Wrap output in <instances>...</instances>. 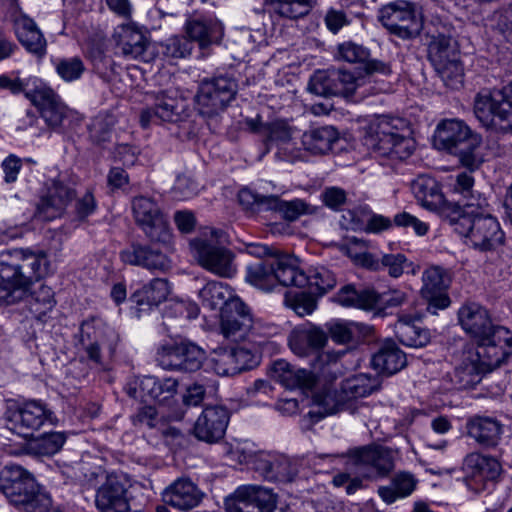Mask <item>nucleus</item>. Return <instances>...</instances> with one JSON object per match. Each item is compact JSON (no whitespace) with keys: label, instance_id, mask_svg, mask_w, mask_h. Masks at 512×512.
I'll list each match as a JSON object with an SVG mask.
<instances>
[{"label":"nucleus","instance_id":"obj_63","mask_svg":"<svg viewBox=\"0 0 512 512\" xmlns=\"http://www.w3.org/2000/svg\"><path fill=\"white\" fill-rule=\"evenodd\" d=\"M473 186L474 178L471 173L462 172L456 176L454 190L464 197L463 204H468L470 201L476 202L478 197H483L480 193H474Z\"/></svg>","mask_w":512,"mask_h":512},{"label":"nucleus","instance_id":"obj_28","mask_svg":"<svg viewBox=\"0 0 512 512\" xmlns=\"http://www.w3.org/2000/svg\"><path fill=\"white\" fill-rule=\"evenodd\" d=\"M426 36L428 38V58L432 64L458 56V44L450 25L440 22L433 24L428 28Z\"/></svg>","mask_w":512,"mask_h":512},{"label":"nucleus","instance_id":"obj_23","mask_svg":"<svg viewBox=\"0 0 512 512\" xmlns=\"http://www.w3.org/2000/svg\"><path fill=\"white\" fill-rule=\"evenodd\" d=\"M54 419L53 412L47 408L45 403L29 400L14 411L11 421L16 433L28 438L32 437L46 423L54 424Z\"/></svg>","mask_w":512,"mask_h":512},{"label":"nucleus","instance_id":"obj_45","mask_svg":"<svg viewBox=\"0 0 512 512\" xmlns=\"http://www.w3.org/2000/svg\"><path fill=\"white\" fill-rule=\"evenodd\" d=\"M253 466L265 479L276 481L286 475L287 457L275 452H259L253 460Z\"/></svg>","mask_w":512,"mask_h":512},{"label":"nucleus","instance_id":"obj_29","mask_svg":"<svg viewBox=\"0 0 512 512\" xmlns=\"http://www.w3.org/2000/svg\"><path fill=\"white\" fill-rule=\"evenodd\" d=\"M204 494L198 486L187 477H180L165 488L163 501L181 511L195 508L202 501Z\"/></svg>","mask_w":512,"mask_h":512},{"label":"nucleus","instance_id":"obj_56","mask_svg":"<svg viewBox=\"0 0 512 512\" xmlns=\"http://www.w3.org/2000/svg\"><path fill=\"white\" fill-rule=\"evenodd\" d=\"M58 76L65 82H73L81 78L86 68L81 58L70 57L59 59L55 64Z\"/></svg>","mask_w":512,"mask_h":512},{"label":"nucleus","instance_id":"obj_40","mask_svg":"<svg viewBox=\"0 0 512 512\" xmlns=\"http://www.w3.org/2000/svg\"><path fill=\"white\" fill-rule=\"evenodd\" d=\"M170 294V284L167 279L155 278L141 289L131 295V301L135 303L140 311L157 307L164 302Z\"/></svg>","mask_w":512,"mask_h":512},{"label":"nucleus","instance_id":"obj_5","mask_svg":"<svg viewBox=\"0 0 512 512\" xmlns=\"http://www.w3.org/2000/svg\"><path fill=\"white\" fill-rule=\"evenodd\" d=\"M434 144L438 149L457 156L460 163L470 171L478 169L483 162L478 151L481 137L463 120H442L436 127Z\"/></svg>","mask_w":512,"mask_h":512},{"label":"nucleus","instance_id":"obj_18","mask_svg":"<svg viewBox=\"0 0 512 512\" xmlns=\"http://www.w3.org/2000/svg\"><path fill=\"white\" fill-rule=\"evenodd\" d=\"M221 332L226 339L241 341L254 337L256 327L245 303L239 299H231L220 313Z\"/></svg>","mask_w":512,"mask_h":512},{"label":"nucleus","instance_id":"obj_53","mask_svg":"<svg viewBox=\"0 0 512 512\" xmlns=\"http://www.w3.org/2000/svg\"><path fill=\"white\" fill-rule=\"evenodd\" d=\"M304 290L290 293V309L299 317L311 315L318 306V297L313 290L303 288Z\"/></svg>","mask_w":512,"mask_h":512},{"label":"nucleus","instance_id":"obj_9","mask_svg":"<svg viewBox=\"0 0 512 512\" xmlns=\"http://www.w3.org/2000/svg\"><path fill=\"white\" fill-rule=\"evenodd\" d=\"M221 235L222 232L210 229L191 240L190 245L201 267L219 277L231 278L237 271L235 255L218 242Z\"/></svg>","mask_w":512,"mask_h":512},{"label":"nucleus","instance_id":"obj_12","mask_svg":"<svg viewBox=\"0 0 512 512\" xmlns=\"http://www.w3.org/2000/svg\"><path fill=\"white\" fill-rule=\"evenodd\" d=\"M346 465L359 476L376 480L394 469V455L390 448L380 445L357 447L347 452Z\"/></svg>","mask_w":512,"mask_h":512},{"label":"nucleus","instance_id":"obj_33","mask_svg":"<svg viewBox=\"0 0 512 512\" xmlns=\"http://www.w3.org/2000/svg\"><path fill=\"white\" fill-rule=\"evenodd\" d=\"M75 191L60 181H53L48 193L38 205V215L44 220H51L61 215L67 205L74 199Z\"/></svg>","mask_w":512,"mask_h":512},{"label":"nucleus","instance_id":"obj_21","mask_svg":"<svg viewBox=\"0 0 512 512\" xmlns=\"http://www.w3.org/2000/svg\"><path fill=\"white\" fill-rule=\"evenodd\" d=\"M26 98L38 109L41 118L51 130L61 128L67 117L68 108L59 95L45 84L37 85L32 91L26 92Z\"/></svg>","mask_w":512,"mask_h":512},{"label":"nucleus","instance_id":"obj_51","mask_svg":"<svg viewBox=\"0 0 512 512\" xmlns=\"http://www.w3.org/2000/svg\"><path fill=\"white\" fill-rule=\"evenodd\" d=\"M115 124L116 119L112 114L104 113L95 116L89 125V133L92 141L97 144L109 141Z\"/></svg>","mask_w":512,"mask_h":512},{"label":"nucleus","instance_id":"obj_46","mask_svg":"<svg viewBox=\"0 0 512 512\" xmlns=\"http://www.w3.org/2000/svg\"><path fill=\"white\" fill-rule=\"evenodd\" d=\"M199 298L204 308L209 310L219 309L222 313V309L227 306V303L236 297H232L228 285L218 281H210L199 291Z\"/></svg>","mask_w":512,"mask_h":512},{"label":"nucleus","instance_id":"obj_15","mask_svg":"<svg viewBox=\"0 0 512 512\" xmlns=\"http://www.w3.org/2000/svg\"><path fill=\"white\" fill-rule=\"evenodd\" d=\"M204 358V350L191 342H167L160 345L157 350L159 365L169 370L197 371Z\"/></svg>","mask_w":512,"mask_h":512},{"label":"nucleus","instance_id":"obj_22","mask_svg":"<svg viewBox=\"0 0 512 512\" xmlns=\"http://www.w3.org/2000/svg\"><path fill=\"white\" fill-rule=\"evenodd\" d=\"M336 285L335 275L325 267L307 269L290 253V286L308 288L322 296Z\"/></svg>","mask_w":512,"mask_h":512},{"label":"nucleus","instance_id":"obj_16","mask_svg":"<svg viewBox=\"0 0 512 512\" xmlns=\"http://www.w3.org/2000/svg\"><path fill=\"white\" fill-rule=\"evenodd\" d=\"M287 269L288 255L276 253L264 260L249 265L247 267L246 281L258 289L270 292L278 286L286 287L288 285L285 279Z\"/></svg>","mask_w":512,"mask_h":512},{"label":"nucleus","instance_id":"obj_39","mask_svg":"<svg viewBox=\"0 0 512 512\" xmlns=\"http://www.w3.org/2000/svg\"><path fill=\"white\" fill-rule=\"evenodd\" d=\"M332 340L338 344L362 341L373 334V327L360 322L334 320L326 324Z\"/></svg>","mask_w":512,"mask_h":512},{"label":"nucleus","instance_id":"obj_59","mask_svg":"<svg viewBox=\"0 0 512 512\" xmlns=\"http://www.w3.org/2000/svg\"><path fill=\"white\" fill-rule=\"evenodd\" d=\"M374 296V299L371 300V310L397 307L402 305L407 300L406 293L397 289L389 290L383 293H378L374 290Z\"/></svg>","mask_w":512,"mask_h":512},{"label":"nucleus","instance_id":"obj_44","mask_svg":"<svg viewBox=\"0 0 512 512\" xmlns=\"http://www.w3.org/2000/svg\"><path fill=\"white\" fill-rule=\"evenodd\" d=\"M338 139L339 133L333 126H323L303 133L301 144L313 154H324Z\"/></svg>","mask_w":512,"mask_h":512},{"label":"nucleus","instance_id":"obj_27","mask_svg":"<svg viewBox=\"0 0 512 512\" xmlns=\"http://www.w3.org/2000/svg\"><path fill=\"white\" fill-rule=\"evenodd\" d=\"M184 32L189 41L196 42L201 49L221 41L224 29L222 23L204 15L189 16L184 24Z\"/></svg>","mask_w":512,"mask_h":512},{"label":"nucleus","instance_id":"obj_6","mask_svg":"<svg viewBox=\"0 0 512 512\" xmlns=\"http://www.w3.org/2000/svg\"><path fill=\"white\" fill-rule=\"evenodd\" d=\"M459 323L475 339L477 347L500 348L512 354V331L494 325L488 311L478 303L464 304L458 311Z\"/></svg>","mask_w":512,"mask_h":512},{"label":"nucleus","instance_id":"obj_20","mask_svg":"<svg viewBox=\"0 0 512 512\" xmlns=\"http://www.w3.org/2000/svg\"><path fill=\"white\" fill-rule=\"evenodd\" d=\"M462 470L467 487L478 493L483 491L489 482L497 480L502 468L494 457L470 453L464 458Z\"/></svg>","mask_w":512,"mask_h":512},{"label":"nucleus","instance_id":"obj_10","mask_svg":"<svg viewBox=\"0 0 512 512\" xmlns=\"http://www.w3.org/2000/svg\"><path fill=\"white\" fill-rule=\"evenodd\" d=\"M237 81L228 75L204 78L195 95L197 110L201 116L213 119L226 110L235 99Z\"/></svg>","mask_w":512,"mask_h":512},{"label":"nucleus","instance_id":"obj_58","mask_svg":"<svg viewBox=\"0 0 512 512\" xmlns=\"http://www.w3.org/2000/svg\"><path fill=\"white\" fill-rule=\"evenodd\" d=\"M332 69L318 70L310 78L308 90L319 96H333Z\"/></svg>","mask_w":512,"mask_h":512},{"label":"nucleus","instance_id":"obj_14","mask_svg":"<svg viewBox=\"0 0 512 512\" xmlns=\"http://www.w3.org/2000/svg\"><path fill=\"white\" fill-rule=\"evenodd\" d=\"M135 223L152 242L169 243L171 231L167 217L158 203L149 196H135L131 201Z\"/></svg>","mask_w":512,"mask_h":512},{"label":"nucleus","instance_id":"obj_54","mask_svg":"<svg viewBox=\"0 0 512 512\" xmlns=\"http://www.w3.org/2000/svg\"><path fill=\"white\" fill-rule=\"evenodd\" d=\"M161 53L170 59L185 58L191 54L193 45L185 35H174L160 44Z\"/></svg>","mask_w":512,"mask_h":512},{"label":"nucleus","instance_id":"obj_7","mask_svg":"<svg viewBox=\"0 0 512 512\" xmlns=\"http://www.w3.org/2000/svg\"><path fill=\"white\" fill-rule=\"evenodd\" d=\"M510 355L500 348L466 346L455 365L452 380L459 389L474 388L484 374L500 367Z\"/></svg>","mask_w":512,"mask_h":512},{"label":"nucleus","instance_id":"obj_55","mask_svg":"<svg viewBox=\"0 0 512 512\" xmlns=\"http://www.w3.org/2000/svg\"><path fill=\"white\" fill-rule=\"evenodd\" d=\"M54 293L48 286L41 285L37 291L32 295V302L30 303V310L37 319L42 320V317L51 311L55 306Z\"/></svg>","mask_w":512,"mask_h":512},{"label":"nucleus","instance_id":"obj_24","mask_svg":"<svg viewBox=\"0 0 512 512\" xmlns=\"http://www.w3.org/2000/svg\"><path fill=\"white\" fill-rule=\"evenodd\" d=\"M276 508L275 495L266 488L243 485L234 492V501L228 512H273Z\"/></svg>","mask_w":512,"mask_h":512},{"label":"nucleus","instance_id":"obj_1","mask_svg":"<svg viewBox=\"0 0 512 512\" xmlns=\"http://www.w3.org/2000/svg\"><path fill=\"white\" fill-rule=\"evenodd\" d=\"M440 217L465 238L472 248L487 252L503 245L505 235L498 220L488 212L485 197L468 204L445 203L440 209Z\"/></svg>","mask_w":512,"mask_h":512},{"label":"nucleus","instance_id":"obj_17","mask_svg":"<svg viewBox=\"0 0 512 512\" xmlns=\"http://www.w3.org/2000/svg\"><path fill=\"white\" fill-rule=\"evenodd\" d=\"M188 104L177 90L159 92L155 97L153 106L142 110L140 123L147 128L152 123L178 122L187 116Z\"/></svg>","mask_w":512,"mask_h":512},{"label":"nucleus","instance_id":"obj_50","mask_svg":"<svg viewBox=\"0 0 512 512\" xmlns=\"http://www.w3.org/2000/svg\"><path fill=\"white\" fill-rule=\"evenodd\" d=\"M66 435L62 432H52L43 434L29 443V449L41 456H50L56 454L64 445Z\"/></svg>","mask_w":512,"mask_h":512},{"label":"nucleus","instance_id":"obj_4","mask_svg":"<svg viewBox=\"0 0 512 512\" xmlns=\"http://www.w3.org/2000/svg\"><path fill=\"white\" fill-rule=\"evenodd\" d=\"M0 491L23 512H48L52 504L32 474L18 465H7L1 470Z\"/></svg>","mask_w":512,"mask_h":512},{"label":"nucleus","instance_id":"obj_36","mask_svg":"<svg viewBox=\"0 0 512 512\" xmlns=\"http://www.w3.org/2000/svg\"><path fill=\"white\" fill-rule=\"evenodd\" d=\"M406 364V354L391 339L382 342L371 359L373 369L387 376L398 373Z\"/></svg>","mask_w":512,"mask_h":512},{"label":"nucleus","instance_id":"obj_52","mask_svg":"<svg viewBox=\"0 0 512 512\" xmlns=\"http://www.w3.org/2000/svg\"><path fill=\"white\" fill-rule=\"evenodd\" d=\"M333 96L351 97L358 86V78L350 71L332 69Z\"/></svg>","mask_w":512,"mask_h":512},{"label":"nucleus","instance_id":"obj_31","mask_svg":"<svg viewBox=\"0 0 512 512\" xmlns=\"http://www.w3.org/2000/svg\"><path fill=\"white\" fill-rule=\"evenodd\" d=\"M106 334L102 327L96 326L94 320L84 321L80 328V345L84 350L85 358L99 369L106 368V357L101 350L105 345Z\"/></svg>","mask_w":512,"mask_h":512},{"label":"nucleus","instance_id":"obj_32","mask_svg":"<svg viewBox=\"0 0 512 512\" xmlns=\"http://www.w3.org/2000/svg\"><path fill=\"white\" fill-rule=\"evenodd\" d=\"M117 48L126 59L149 61L146 36L130 25H122L115 33Z\"/></svg>","mask_w":512,"mask_h":512},{"label":"nucleus","instance_id":"obj_47","mask_svg":"<svg viewBox=\"0 0 512 512\" xmlns=\"http://www.w3.org/2000/svg\"><path fill=\"white\" fill-rule=\"evenodd\" d=\"M374 289L365 288L357 290L354 285L343 286L334 296L335 302L345 307H356L364 310H371Z\"/></svg>","mask_w":512,"mask_h":512},{"label":"nucleus","instance_id":"obj_35","mask_svg":"<svg viewBox=\"0 0 512 512\" xmlns=\"http://www.w3.org/2000/svg\"><path fill=\"white\" fill-rule=\"evenodd\" d=\"M239 204L247 211H271L283 220H288V203L276 195H261L249 188H242L238 193Z\"/></svg>","mask_w":512,"mask_h":512},{"label":"nucleus","instance_id":"obj_26","mask_svg":"<svg viewBox=\"0 0 512 512\" xmlns=\"http://www.w3.org/2000/svg\"><path fill=\"white\" fill-rule=\"evenodd\" d=\"M229 418V411L224 406H207L195 422L194 434L199 440L217 442L225 435Z\"/></svg>","mask_w":512,"mask_h":512},{"label":"nucleus","instance_id":"obj_49","mask_svg":"<svg viewBox=\"0 0 512 512\" xmlns=\"http://www.w3.org/2000/svg\"><path fill=\"white\" fill-rule=\"evenodd\" d=\"M433 66L447 86L458 88L462 85L464 71L459 55L434 63Z\"/></svg>","mask_w":512,"mask_h":512},{"label":"nucleus","instance_id":"obj_19","mask_svg":"<svg viewBox=\"0 0 512 512\" xmlns=\"http://www.w3.org/2000/svg\"><path fill=\"white\" fill-rule=\"evenodd\" d=\"M452 278L450 272L442 266L432 265L422 273L421 296L428 302L427 311L437 314L438 310L447 308L451 301L447 295Z\"/></svg>","mask_w":512,"mask_h":512},{"label":"nucleus","instance_id":"obj_42","mask_svg":"<svg viewBox=\"0 0 512 512\" xmlns=\"http://www.w3.org/2000/svg\"><path fill=\"white\" fill-rule=\"evenodd\" d=\"M412 191L417 200L429 210H439L448 203L444 201L438 182L430 176H419L412 182Z\"/></svg>","mask_w":512,"mask_h":512},{"label":"nucleus","instance_id":"obj_60","mask_svg":"<svg viewBox=\"0 0 512 512\" xmlns=\"http://www.w3.org/2000/svg\"><path fill=\"white\" fill-rule=\"evenodd\" d=\"M264 134L267 137L269 147L273 145L277 147L285 146L288 139L287 122L285 120H275L265 124Z\"/></svg>","mask_w":512,"mask_h":512},{"label":"nucleus","instance_id":"obj_48","mask_svg":"<svg viewBox=\"0 0 512 512\" xmlns=\"http://www.w3.org/2000/svg\"><path fill=\"white\" fill-rule=\"evenodd\" d=\"M379 388V380L368 374L360 373L345 379L341 384L347 398L366 397Z\"/></svg>","mask_w":512,"mask_h":512},{"label":"nucleus","instance_id":"obj_57","mask_svg":"<svg viewBox=\"0 0 512 512\" xmlns=\"http://www.w3.org/2000/svg\"><path fill=\"white\" fill-rule=\"evenodd\" d=\"M211 362L214 371L220 376H233L239 374V368L236 365L231 348L215 351Z\"/></svg>","mask_w":512,"mask_h":512},{"label":"nucleus","instance_id":"obj_3","mask_svg":"<svg viewBox=\"0 0 512 512\" xmlns=\"http://www.w3.org/2000/svg\"><path fill=\"white\" fill-rule=\"evenodd\" d=\"M344 354V351L320 352L312 362L313 371L298 369L291 379L303 391L322 390L315 394V399L325 414H335L344 409L343 397L330 389L342 375L339 361Z\"/></svg>","mask_w":512,"mask_h":512},{"label":"nucleus","instance_id":"obj_11","mask_svg":"<svg viewBox=\"0 0 512 512\" xmlns=\"http://www.w3.org/2000/svg\"><path fill=\"white\" fill-rule=\"evenodd\" d=\"M474 114L487 128L499 124L502 128L512 129V81L501 91H480L474 100Z\"/></svg>","mask_w":512,"mask_h":512},{"label":"nucleus","instance_id":"obj_62","mask_svg":"<svg viewBox=\"0 0 512 512\" xmlns=\"http://www.w3.org/2000/svg\"><path fill=\"white\" fill-rule=\"evenodd\" d=\"M231 351L239 368V373L255 368L260 362L259 354L245 346L233 347Z\"/></svg>","mask_w":512,"mask_h":512},{"label":"nucleus","instance_id":"obj_38","mask_svg":"<svg viewBox=\"0 0 512 512\" xmlns=\"http://www.w3.org/2000/svg\"><path fill=\"white\" fill-rule=\"evenodd\" d=\"M468 434L478 444L486 447H494L498 444L503 426L496 419L487 416H475L467 424Z\"/></svg>","mask_w":512,"mask_h":512},{"label":"nucleus","instance_id":"obj_8","mask_svg":"<svg viewBox=\"0 0 512 512\" xmlns=\"http://www.w3.org/2000/svg\"><path fill=\"white\" fill-rule=\"evenodd\" d=\"M405 127L406 122L401 118L382 116L371 126L366 145L376 157L404 160L415 148L414 140L400 132Z\"/></svg>","mask_w":512,"mask_h":512},{"label":"nucleus","instance_id":"obj_37","mask_svg":"<svg viewBox=\"0 0 512 512\" xmlns=\"http://www.w3.org/2000/svg\"><path fill=\"white\" fill-rule=\"evenodd\" d=\"M328 341L327 333L320 327H297L292 332L290 349L298 356H307L310 349L320 350Z\"/></svg>","mask_w":512,"mask_h":512},{"label":"nucleus","instance_id":"obj_25","mask_svg":"<svg viewBox=\"0 0 512 512\" xmlns=\"http://www.w3.org/2000/svg\"><path fill=\"white\" fill-rule=\"evenodd\" d=\"M99 512H128L130 510L126 483L121 476L108 474L95 496Z\"/></svg>","mask_w":512,"mask_h":512},{"label":"nucleus","instance_id":"obj_41","mask_svg":"<svg viewBox=\"0 0 512 512\" xmlns=\"http://www.w3.org/2000/svg\"><path fill=\"white\" fill-rule=\"evenodd\" d=\"M394 331L397 339L407 347H424L430 341L429 331L417 324L410 315H399Z\"/></svg>","mask_w":512,"mask_h":512},{"label":"nucleus","instance_id":"obj_13","mask_svg":"<svg viewBox=\"0 0 512 512\" xmlns=\"http://www.w3.org/2000/svg\"><path fill=\"white\" fill-rule=\"evenodd\" d=\"M378 20L391 33L402 39L417 37L423 21L417 5L406 0H396L379 10Z\"/></svg>","mask_w":512,"mask_h":512},{"label":"nucleus","instance_id":"obj_34","mask_svg":"<svg viewBox=\"0 0 512 512\" xmlns=\"http://www.w3.org/2000/svg\"><path fill=\"white\" fill-rule=\"evenodd\" d=\"M13 25L19 42L27 51L39 57L46 53V39L33 19L19 12L13 16Z\"/></svg>","mask_w":512,"mask_h":512},{"label":"nucleus","instance_id":"obj_61","mask_svg":"<svg viewBox=\"0 0 512 512\" xmlns=\"http://www.w3.org/2000/svg\"><path fill=\"white\" fill-rule=\"evenodd\" d=\"M339 56L350 63H365L370 58V51L354 42H345L338 46Z\"/></svg>","mask_w":512,"mask_h":512},{"label":"nucleus","instance_id":"obj_43","mask_svg":"<svg viewBox=\"0 0 512 512\" xmlns=\"http://www.w3.org/2000/svg\"><path fill=\"white\" fill-rule=\"evenodd\" d=\"M417 483L418 480L412 473L401 471L393 476L389 486L379 487L378 494L385 503L392 504L398 498L410 496L416 489Z\"/></svg>","mask_w":512,"mask_h":512},{"label":"nucleus","instance_id":"obj_2","mask_svg":"<svg viewBox=\"0 0 512 512\" xmlns=\"http://www.w3.org/2000/svg\"><path fill=\"white\" fill-rule=\"evenodd\" d=\"M49 260L43 250L7 249L0 252V306L19 303L31 287L48 274Z\"/></svg>","mask_w":512,"mask_h":512},{"label":"nucleus","instance_id":"obj_30","mask_svg":"<svg viewBox=\"0 0 512 512\" xmlns=\"http://www.w3.org/2000/svg\"><path fill=\"white\" fill-rule=\"evenodd\" d=\"M120 259L125 264L150 271L166 272L171 268V261L164 253L147 245L132 244L120 252Z\"/></svg>","mask_w":512,"mask_h":512},{"label":"nucleus","instance_id":"obj_64","mask_svg":"<svg viewBox=\"0 0 512 512\" xmlns=\"http://www.w3.org/2000/svg\"><path fill=\"white\" fill-rule=\"evenodd\" d=\"M382 269L386 268L388 274L393 278L400 277L403 272L405 265L407 264V258L404 254H384L381 258Z\"/></svg>","mask_w":512,"mask_h":512}]
</instances>
